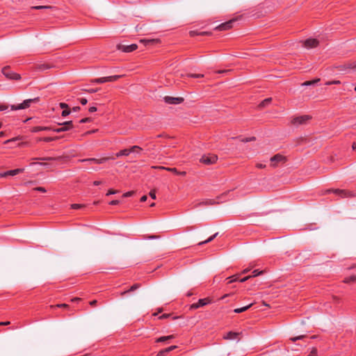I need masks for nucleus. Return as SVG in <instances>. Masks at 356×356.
<instances>
[{
	"mask_svg": "<svg viewBox=\"0 0 356 356\" xmlns=\"http://www.w3.org/2000/svg\"><path fill=\"white\" fill-rule=\"evenodd\" d=\"M121 76H122V75H114V76H106L104 78H105L106 82V81H115L118 79H120Z\"/></svg>",
	"mask_w": 356,
	"mask_h": 356,
	"instance_id": "a878e982",
	"label": "nucleus"
},
{
	"mask_svg": "<svg viewBox=\"0 0 356 356\" xmlns=\"http://www.w3.org/2000/svg\"><path fill=\"white\" fill-rule=\"evenodd\" d=\"M136 149L142 150V148L140 147L139 146L134 145L132 146L130 149H124L120 151L115 154V156L116 157H120L121 156H128L130 153L134 152Z\"/></svg>",
	"mask_w": 356,
	"mask_h": 356,
	"instance_id": "6e6552de",
	"label": "nucleus"
},
{
	"mask_svg": "<svg viewBox=\"0 0 356 356\" xmlns=\"http://www.w3.org/2000/svg\"><path fill=\"white\" fill-rule=\"evenodd\" d=\"M56 138H58L57 137H56V138L46 137L44 138H40V139H38V140H44L45 142H51V141L56 140Z\"/></svg>",
	"mask_w": 356,
	"mask_h": 356,
	"instance_id": "e433bc0d",
	"label": "nucleus"
},
{
	"mask_svg": "<svg viewBox=\"0 0 356 356\" xmlns=\"http://www.w3.org/2000/svg\"><path fill=\"white\" fill-rule=\"evenodd\" d=\"M70 113V111L68 108H65L62 112V116L65 117Z\"/></svg>",
	"mask_w": 356,
	"mask_h": 356,
	"instance_id": "79ce46f5",
	"label": "nucleus"
},
{
	"mask_svg": "<svg viewBox=\"0 0 356 356\" xmlns=\"http://www.w3.org/2000/svg\"><path fill=\"white\" fill-rule=\"evenodd\" d=\"M356 282V275H351L348 277H346L344 280H343V282L344 283H346V284H348V283H350V282Z\"/></svg>",
	"mask_w": 356,
	"mask_h": 356,
	"instance_id": "cd10ccee",
	"label": "nucleus"
},
{
	"mask_svg": "<svg viewBox=\"0 0 356 356\" xmlns=\"http://www.w3.org/2000/svg\"><path fill=\"white\" fill-rule=\"evenodd\" d=\"M319 81H320V79L318 78V79H314L312 81H305L302 83V86H312V85H314L315 83H317Z\"/></svg>",
	"mask_w": 356,
	"mask_h": 356,
	"instance_id": "bb28decb",
	"label": "nucleus"
},
{
	"mask_svg": "<svg viewBox=\"0 0 356 356\" xmlns=\"http://www.w3.org/2000/svg\"><path fill=\"white\" fill-rule=\"evenodd\" d=\"M264 270H254L252 271V275H251L252 277H257L259 275H262L264 274Z\"/></svg>",
	"mask_w": 356,
	"mask_h": 356,
	"instance_id": "2f4dec72",
	"label": "nucleus"
},
{
	"mask_svg": "<svg viewBox=\"0 0 356 356\" xmlns=\"http://www.w3.org/2000/svg\"><path fill=\"white\" fill-rule=\"evenodd\" d=\"M227 279L229 280V281L228 282L229 284L238 280V278L235 275L229 277Z\"/></svg>",
	"mask_w": 356,
	"mask_h": 356,
	"instance_id": "37998d69",
	"label": "nucleus"
},
{
	"mask_svg": "<svg viewBox=\"0 0 356 356\" xmlns=\"http://www.w3.org/2000/svg\"><path fill=\"white\" fill-rule=\"evenodd\" d=\"M188 76L190 77H193V78H200V77H203L204 74H190Z\"/></svg>",
	"mask_w": 356,
	"mask_h": 356,
	"instance_id": "ea45409f",
	"label": "nucleus"
},
{
	"mask_svg": "<svg viewBox=\"0 0 356 356\" xmlns=\"http://www.w3.org/2000/svg\"><path fill=\"white\" fill-rule=\"evenodd\" d=\"M85 91H87L88 92H90V93H93V92H96L97 91H98V89H90V90H84Z\"/></svg>",
	"mask_w": 356,
	"mask_h": 356,
	"instance_id": "e2e57ef3",
	"label": "nucleus"
},
{
	"mask_svg": "<svg viewBox=\"0 0 356 356\" xmlns=\"http://www.w3.org/2000/svg\"><path fill=\"white\" fill-rule=\"evenodd\" d=\"M212 302V299L209 297L202 299H199V300L197 302L193 303L190 306V309L194 310L198 309L199 307H204L205 305L211 304Z\"/></svg>",
	"mask_w": 356,
	"mask_h": 356,
	"instance_id": "7ed1b4c3",
	"label": "nucleus"
},
{
	"mask_svg": "<svg viewBox=\"0 0 356 356\" xmlns=\"http://www.w3.org/2000/svg\"><path fill=\"white\" fill-rule=\"evenodd\" d=\"M141 42H145V43H152V44H154V43H156V42H159V40L158 39H152V40H140Z\"/></svg>",
	"mask_w": 356,
	"mask_h": 356,
	"instance_id": "f704fd0d",
	"label": "nucleus"
},
{
	"mask_svg": "<svg viewBox=\"0 0 356 356\" xmlns=\"http://www.w3.org/2000/svg\"><path fill=\"white\" fill-rule=\"evenodd\" d=\"M255 137H250V138H243L241 140L242 142L243 143H248V142H250V141H254L255 140Z\"/></svg>",
	"mask_w": 356,
	"mask_h": 356,
	"instance_id": "58836bf2",
	"label": "nucleus"
},
{
	"mask_svg": "<svg viewBox=\"0 0 356 356\" xmlns=\"http://www.w3.org/2000/svg\"><path fill=\"white\" fill-rule=\"evenodd\" d=\"M170 316V314H163L159 317V319H165L168 318Z\"/></svg>",
	"mask_w": 356,
	"mask_h": 356,
	"instance_id": "49530a36",
	"label": "nucleus"
},
{
	"mask_svg": "<svg viewBox=\"0 0 356 356\" xmlns=\"http://www.w3.org/2000/svg\"><path fill=\"white\" fill-rule=\"evenodd\" d=\"M134 193V191H129L124 193L123 197H127L131 196Z\"/></svg>",
	"mask_w": 356,
	"mask_h": 356,
	"instance_id": "de8ad7c7",
	"label": "nucleus"
},
{
	"mask_svg": "<svg viewBox=\"0 0 356 356\" xmlns=\"http://www.w3.org/2000/svg\"><path fill=\"white\" fill-rule=\"evenodd\" d=\"M50 8L51 7L49 6H38L32 7L33 9H36V10L47 9V8Z\"/></svg>",
	"mask_w": 356,
	"mask_h": 356,
	"instance_id": "4c0bfd02",
	"label": "nucleus"
},
{
	"mask_svg": "<svg viewBox=\"0 0 356 356\" xmlns=\"http://www.w3.org/2000/svg\"><path fill=\"white\" fill-rule=\"evenodd\" d=\"M97 111V108L95 106H91L89 108V111L92 113Z\"/></svg>",
	"mask_w": 356,
	"mask_h": 356,
	"instance_id": "0e129e2a",
	"label": "nucleus"
},
{
	"mask_svg": "<svg viewBox=\"0 0 356 356\" xmlns=\"http://www.w3.org/2000/svg\"><path fill=\"white\" fill-rule=\"evenodd\" d=\"M311 119L312 116L308 115L295 116L292 118L291 122L293 125L298 127L300 125L307 124Z\"/></svg>",
	"mask_w": 356,
	"mask_h": 356,
	"instance_id": "f257e3e1",
	"label": "nucleus"
},
{
	"mask_svg": "<svg viewBox=\"0 0 356 356\" xmlns=\"http://www.w3.org/2000/svg\"><path fill=\"white\" fill-rule=\"evenodd\" d=\"M80 102H81V104L85 105V104H87L88 101H87V99L86 98H81L80 99Z\"/></svg>",
	"mask_w": 356,
	"mask_h": 356,
	"instance_id": "bf43d9fd",
	"label": "nucleus"
},
{
	"mask_svg": "<svg viewBox=\"0 0 356 356\" xmlns=\"http://www.w3.org/2000/svg\"><path fill=\"white\" fill-rule=\"evenodd\" d=\"M286 243H287L286 240L280 238L270 240L266 245H285Z\"/></svg>",
	"mask_w": 356,
	"mask_h": 356,
	"instance_id": "aec40b11",
	"label": "nucleus"
},
{
	"mask_svg": "<svg viewBox=\"0 0 356 356\" xmlns=\"http://www.w3.org/2000/svg\"><path fill=\"white\" fill-rule=\"evenodd\" d=\"M252 304L251 303V304H250V305H247V306H245V307H241V308L235 309L234 310V312L235 313H238H238H242V312H243L247 311L249 308H250V307H252Z\"/></svg>",
	"mask_w": 356,
	"mask_h": 356,
	"instance_id": "393cba45",
	"label": "nucleus"
},
{
	"mask_svg": "<svg viewBox=\"0 0 356 356\" xmlns=\"http://www.w3.org/2000/svg\"><path fill=\"white\" fill-rule=\"evenodd\" d=\"M34 190L40 191V192H42V193L46 192V189L43 187H37V188H35Z\"/></svg>",
	"mask_w": 356,
	"mask_h": 356,
	"instance_id": "8fccbe9b",
	"label": "nucleus"
},
{
	"mask_svg": "<svg viewBox=\"0 0 356 356\" xmlns=\"http://www.w3.org/2000/svg\"><path fill=\"white\" fill-rule=\"evenodd\" d=\"M91 121V119L89 118H83L82 120H80V123H86V122H90Z\"/></svg>",
	"mask_w": 356,
	"mask_h": 356,
	"instance_id": "3c124183",
	"label": "nucleus"
},
{
	"mask_svg": "<svg viewBox=\"0 0 356 356\" xmlns=\"http://www.w3.org/2000/svg\"><path fill=\"white\" fill-rule=\"evenodd\" d=\"M51 308H54V307H58V308H69V305L65 304V303H63V304H58V305H51L50 306Z\"/></svg>",
	"mask_w": 356,
	"mask_h": 356,
	"instance_id": "473e14b6",
	"label": "nucleus"
},
{
	"mask_svg": "<svg viewBox=\"0 0 356 356\" xmlns=\"http://www.w3.org/2000/svg\"><path fill=\"white\" fill-rule=\"evenodd\" d=\"M250 277H251V275L246 276V277H243V278L241 279V280H239V282H245V281H247L248 280H249Z\"/></svg>",
	"mask_w": 356,
	"mask_h": 356,
	"instance_id": "603ef678",
	"label": "nucleus"
},
{
	"mask_svg": "<svg viewBox=\"0 0 356 356\" xmlns=\"http://www.w3.org/2000/svg\"><path fill=\"white\" fill-rule=\"evenodd\" d=\"M341 70H348V72H356V63H351L341 66Z\"/></svg>",
	"mask_w": 356,
	"mask_h": 356,
	"instance_id": "dca6fc26",
	"label": "nucleus"
},
{
	"mask_svg": "<svg viewBox=\"0 0 356 356\" xmlns=\"http://www.w3.org/2000/svg\"><path fill=\"white\" fill-rule=\"evenodd\" d=\"M49 68H51V66L48 64H42L38 66V69L41 71L46 70Z\"/></svg>",
	"mask_w": 356,
	"mask_h": 356,
	"instance_id": "c756f323",
	"label": "nucleus"
},
{
	"mask_svg": "<svg viewBox=\"0 0 356 356\" xmlns=\"http://www.w3.org/2000/svg\"><path fill=\"white\" fill-rule=\"evenodd\" d=\"M272 99L271 98H267L266 99H264L263 102H261V104H259V107L260 108H262V107H264L266 105H267L268 104H269L270 102H271Z\"/></svg>",
	"mask_w": 356,
	"mask_h": 356,
	"instance_id": "7c9ffc66",
	"label": "nucleus"
},
{
	"mask_svg": "<svg viewBox=\"0 0 356 356\" xmlns=\"http://www.w3.org/2000/svg\"><path fill=\"white\" fill-rule=\"evenodd\" d=\"M60 107L61 108H63V109H65V108H68V105L65 103H60Z\"/></svg>",
	"mask_w": 356,
	"mask_h": 356,
	"instance_id": "4d7b16f0",
	"label": "nucleus"
},
{
	"mask_svg": "<svg viewBox=\"0 0 356 356\" xmlns=\"http://www.w3.org/2000/svg\"><path fill=\"white\" fill-rule=\"evenodd\" d=\"M286 161V158L281 155V154H276L274 156L271 157L270 159V162H271V165L273 167H276L277 163H284Z\"/></svg>",
	"mask_w": 356,
	"mask_h": 356,
	"instance_id": "9b49d317",
	"label": "nucleus"
},
{
	"mask_svg": "<svg viewBox=\"0 0 356 356\" xmlns=\"http://www.w3.org/2000/svg\"><path fill=\"white\" fill-rule=\"evenodd\" d=\"M24 171V169L23 168H18V169H15V170H9V171H7L4 173H0V177H5L8 175H11V176H14V175H16L20 172H22Z\"/></svg>",
	"mask_w": 356,
	"mask_h": 356,
	"instance_id": "2eb2a0df",
	"label": "nucleus"
},
{
	"mask_svg": "<svg viewBox=\"0 0 356 356\" xmlns=\"http://www.w3.org/2000/svg\"><path fill=\"white\" fill-rule=\"evenodd\" d=\"M177 348V346H171L168 348L161 350L156 356H165L168 353L176 349Z\"/></svg>",
	"mask_w": 356,
	"mask_h": 356,
	"instance_id": "f3484780",
	"label": "nucleus"
},
{
	"mask_svg": "<svg viewBox=\"0 0 356 356\" xmlns=\"http://www.w3.org/2000/svg\"><path fill=\"white\" fill-rule=\"evenodd\" d=\"M58 124L60 125L61 127L57 129L53 128L54 131L57 133L67 131L70 130L73 127L72 121H67L63 123H60Z\"/></svg>",
	"mask_w": 356,
	"mask_h": 356,
	"instance_id": "0eeeda50",
	"label": "nucleus"
},
{
	"mask_svg": "<svg viewBox=\"0 0 356 356\" xmlns=\"http://www.w3.org/2000/svg\"><path fill=\"white\" fill-rule=\"evenodd\" d=\"M39 101V98L36 97L34 99H28L24 100L22 103L18 104V105H12L10 106L11 110L16 111V110H21V109H26L29 107H30L31 103H36Z\"/></svg>",
	"mask_w": 356,
	"mask_h": 356,
	"instance_id": "f03ea898",
	"label": "nucleus"
},
{
	"mask_svg": "<svg viewBox=\"0 0 356 356\" xmlns=\"http://www.w3.org/2000/svg\"><path fill=\"white\" fill-rule=\"evenodd\" d=\"M164 101L167 104H179L184 102L183 97H174L170 96L164 97Z\"/></svg>",
	"mask_w": 356,
	"mask_h": 356,
	"instance_id": "9d476101",
	"label": "nucleus"
},
{
	"mask_svg": "<svg viewBox=\"0 0 356 356\" xmlns=\"http://www.w3.org/2000/svg\"><path fill=\"white\" fill-rule=\"evenodd\" d=\"M10 324V321H1L0 322V326L8 325Z\"/></svg>",
	"mask_w": 356,
	"mask_h": 356,
	"instance_id": "5fc2aeb1",
	"label": "nucleus"
},
{
	"mask_svg": "<svg viewBox=\"0 0 356 356\" xmlns=\"http://www.w3.org/2000/svg\"><path fill=\"white\" fill-rule=\"evenodd\" d=\"M92 82L96 83H105L106 81H105V78L102 77V78L95 79L94 80H92Z\"/></svg>",
	"mask_w": 356,
	"mask_h": 356,
	"instance_id": "c9c22d12",
	"label": "nucleus"
},
{
	"mask_svg": "<svg viewBox=\"0 0 356 356\" xmlns=\"http://www.w3.org/2000/svg\"><path fill=\"white\" fill-rule=\"evenodd\" d=\"M175 338V336L174 335H168V336H163V337H161L159 338H157L156 340H155V342L156 343H161V342H165V341H167L168 340H170V339H172Z\"/></svg>",
	"mask_w": 356,
	"mask_h": 356,
	"instance_id": "4be33fe9",
	"label": "nucleus"
},
{
	"mask_svg": "<svg viewBox=\"0 0 356 356\" xmlns=\"http://www.w3.org/2000/svg\"><path fill=\"white\" fill-rule=\"evenodd\" d=\"M318 355V350L317 348L314 347L312 348L310 353L307 356H317Z\"/></svg>",
	"mask_w": 356,
	"mask_h": 356,
	"instance_id": "72a5a7b5",
	"label": "nucleus"
},
{
	"mask_svg": "<svg viewBox=\"0 0 356 356\" xmlns=\"http://www.w3.org/2000/svg\"><path fill=\"white\" fill-rule=\"evenodd\" d=\"M39 159L42 160V161H50V160H54L55 159L52 158V157H45V158H41Z\"/></svg>",
	"mask_w": 356,
	"mask_h": 356,
	"instance_id": "052dcab7",
	"label": "nucleus"
},
{
	"mask_svg": "<svg viewBox=\"0 0 356 356\" xmlns=\"http://www.w3.org/2000/svg\"><path fill=\"white\" fill-rule=\"evenodd\" d=\"M19 138L18 137H16V138H13L12 139H10V140H7L6 141L4 142L5 144H8L10 142H12V141H15L17 140H18Z\"/></svg>",
	"mask_w": 356,
	"mask_h": 356,
	"instance_id": "6e6d98bb",
	"label": "nucleus"
},
{
	"mask_svg": "<svg viewBox=\"0 0 356 356\" xmlns=\"http://www.w3.org/2000/svg\"><path fill=\"white\" fill-rule=\"evenodd\" d=\"M318 43L316 39H307L303 42V46L307 49H311L317 47Z\"/></svg>",
	"mask_w": 356,
	"mask_h": 356,
	"instance_id": "f8f14e48",
	"label": "nucleus"
},
{
	"mask_svg": "<svg viewBox=\"0 0 356 356\" xmlns=\"http://www.w3.org/2000/svg\"><path fill=\"white\" fill-rule=\"evenodd\" d=\"M119 202H120L118 200H113V201L110 202V204H111V205H116V204H118Z\"/></svg>",
	"mask_w": 356,
	"mask_h": 356,
	"instance_id": "69168bd1",
	"label": "nucleus"
},
{
	"mask_svg": "<svg viewBox=\"0 0 356 356\" xmlns=\"http://www.w3.org/2000/svg\"><path fill=\"white\" fill-rule=\"evenodd\" d=\"M118 193V191H116V190H113V189H110V190L108 191V193H107V194H106V195H112V194H115V193Z\"/></svg>",
	"mask_w": 356,
	"mask_h": 356,
	"instance_id": "09e8293b",
	"label": "nucleus"
},
{
	"mask_svg": "<svg viewBox=\"0 0 356 356\" xmlns=\"http://www.w3.org/2000/svg\"><path fill=\"white\" fill-rule=\"evenodd\" d=\"M166 170L169 171V172H172L176 173V174L178 173V170L175 168H166Z\"/></svg>",
	"mask_w": 356,
	"mask_h": 356,
	"instance_id": "a18cd8bd",
	"label": "nucleus"
},
{
	"mask_svg": "<svg viewBox=\"0 0 356 356\" xmlns=\"http://www.w3.org/2000/svg\"><path fill=\"white\" fill-rule=\"evenodd\" d=\"M143 238L154 241L153 243H155V244L167 245L170 243L168 239L161 238L159 236H156V235L144 236Z\"/></svg>",
	"mask_w": 356,
	"mask_h": 356,
	"instance_id": "423d86ee",
	"label": "nucleus"
},
{
	"mask_svg": "<svg viewBox=\"0 0 356 356\" xmlns=\"http://www.w3.org/2000/svg\"><path fill=\"white\" fill-rule=\"evenodd\" d=\"M236 21V19H232L225 23H222L220 24L216 28V29L220 31H225L229 29L232 27V24Z\"/></svg>",
	"mask_w": 356,
	"mask_h": 356,
	"instance_id": "ddd939ff",
	"label": "nucleus"
},
{
	"mask_svg": "<svg viewBox=\"0 0 356 356\" xmlns=\"http://www.w3.org/2000/svg\"><path fill=\"white\" fill-rule=\"evenodd\" d=\"M217 236H218V233H216L215 234L211 236L208 238L200 241L197 243V245H204V244H207V243H209L213 242V240L216 238Z\"/></svg>",
	"mask_w": 356,
	"mask_h": 356,
	"instance_id": "412c9836",
	"label": "nucleus"
},
{
	"mask_svg": "<svg viewBox=\"0 0 356 356\" xmlns=\"http://www.w3.org/2000/svg\"><path fill=\"white\" fill-rule=\"evenodd\" d=\"M218 160V156L216 154L203 155L200 159V162L206 165H211L215 163Z\"/></svg>",
	"mask_w": 356,
	"mask_h": 356,
	"instance_id": "20e7f679",
	"label": "nucleus"
},
{
	"mask_svg": "<svg viewBox=\"0 0 356 356\" xmlns=\"http://www.w3.org/2000/svg\"><path fill=\"white\" fill-rule=\"evenodd\" d=\"M2 73L10 79L19 80L21 79V76L19 74L11 72L8 66L4 67L2 69Z\"/></svg>",
	"mask_w": 356,
	"mask_h": 356,
	"instance_id": "39448f33",
	"label": "nucleus"
},
{
	"mask_svg": "<svg viewBox=\"0 0 356 356\" xmlns=\"http://www.w3.org/2000/svg\"><path fill=\"white\" fill-rule=\"evenodd\" d=\"M89 304H90V306H92V307H95V306H96V305H97V300H93L90 301V302H89Z\"/></svg>",
	"mask_w": 356,
	"mask_h": 356,
	"instance_id": "864d4df0",
	"label": "nucleus"
},
{
	"mask_svg": "<svg viewBox=\"0 0 356 356\" xmlns=\"http://www.w3.org/2000/svg\"><path fill=\"white\" fill-rule=\"evenodd\" d=\"M138 48V45L132 44L131 45L118 44L117 49L122 51L123 52L129 53L135 51Z\"/></svg>",
	"mask_w": 356,
	"mask_h": 356,
	"instance_id": "1a4fd4ad",
	"label": "nucleus"
},
{
	"mask_svg": "<svg viewBox=\"0 0 356 356\" xmlns=\"http://www.w3.org/2000/svg\"><path fill=\"white\" fill-rule=\"evenodd\" d=\"M110 158L109 157H104V158H102V159H95V158H91V159H81V160H79L80 162H94V163H104L105 161H106L107 160H108Z\"/></svg>",
	"mask_w": 356,
	"mask_h": 356,
	"instance_id": "4468645a",
	"label": "nucleus"
},
{
	"mask_svg": "<svg viewBox=\"0 0 356 356\" xmlns=\"http://www.w3.org/2000/svg\"><path fill=\"white\" fill-rule=\"evenodd\" d=\"M257 167L259 168H264L266 167V165H263V164L259 163V164L257 165Z\"/></svg>",
	"mask_w": 356,
	"mask_h": 356,
	"instance_id": "774afa93",
	"label": "nucleus"
},
{
	"mask_svg": "<svg viewBox=\"0 0 356 356\" xmlns=\"http://www.w3.org/2000/svg\"><path fill=\"white\" fill-rule=\"evenodd\" d=\"M238 332L230 331L223 336V339L226 340L235 339L238 337Z\"/></svg>",
	"mask_w": 356,
	"mask_h": 356,
	"instance_id": "a211bd4d",
	"label": "nucleus"
},
{
	"mask_svg": "<svg viewBox=\"0 0 356 356\" xmlns=\"http://www.w3.org/2000/svg\"><path fill=\"white\" fill-rule=\"evenodd\" d=\"M306 337H307V335L302 334V335H299V336H297V337H291L289 339V340L293 341V342H296L298 340H301V339H305Z\"/></svg>",
	"mask_w": 356,
	"mask_h": 356,
	"instance_id": "c85d7f7f",
	"label": "nucleus"
},
{
	"mask_svg": "<svg viewBox=\"0 0 356 356\" xmlns=\"http://www.w3.org/2000/svg\"><path fill=\"white\" fill-rule=\"evenodd\" d=\"M8 108V106L6 105H0V111H4Z\"/></svg>",
	"mask_w": 356,
	"mask_h": 356,
	"instance_id": "338daca9",
	"label": "nucleus"
},
{
	"mask_svg": "<svg viewBox=\"0 0 356 356\" xmlns=\"http://www.w3.org/2000/svg\"><path fill=\"white\" fill-rule=\"evenodd\" d=\"M332 191H333L334 193H336L337 195H340L341 197H348V196L353 195V194L350 192L344 191V190L336 189V190H332Z\"/></svg>",
	"mask_w": 356,
	"mask_h": 356,
	"instance_id": "6ab92c4d",
	"label": "nucleus"
},
{
	"mask_svg": "<svg viewBox=\"0 0 356 356\" xmlns=\"http://www.w3.org/2000/svg\"><path fill=\"white\" fill-rule=\"evenodd\" d=\"M47 130H52L53 131V127H35L33 129V132H38V131H47Z\"/></svg>",
	"mask_w": 356,
	"mask_h": 356,
	"instance_id": "b1692460",
	"label": "nucleus"
},
{
	"mask_svg": "<svg viewBox=\"0 0 356 356\" xmlns=\"http://www.w3.org/2000/svg\"><path fill=\"white\" fill-rule=\"evenodd\" d=\"M81 300V298H74L71 300L72 302H78Z\"/></svg>",
	"mask_w": 356,
	"mask_h": 356,
	"instance_id": "680f3d73",
	"label": "nucleus"
},
{
	"mask_svg": "<svg viewBox=\"0 0 356 356\" xmlns=\"http://www.w3.org/2000/svg\"><path fill=\"white\" fill-rule=\"evenodd\" d=\"M84 205L83 204H74L72 205V208L74 209H81L83 208Z\"/></svg>",
	"mask_w": 356,
	"mask_h": 356,
	"instance_id": "a19ab883",
	"label": "nucleus"
},
{
	"mask_svg": "<svg viewBox=\"0 0 356 356\" xmlns=\"http://www.w3.org/2000/svg\"><path fill=\"white\" fill-rule=\"evenodd\" d=\"M231 70H219L217 72L218 73H222V74H227L229 73Z\"/></svg>",
	"mask_w": 356,
	"mask_h": 356,
	"instance_id": "13d9d810",
	"label": "nucleus"
},
{
	"mask_svg": "<svg viewBox=\"0 0 356 356\" xmlns=\"http://www.w3.org/2000/svg\"><path fill=\"white\" fill-rule=\"evenodd\" d=\"M140 287V284H138V283H136V284H133L129 289L127 290V291H124L123 292H121L120 295L121 296H124L125 295L126 293H129V292H131V291H134L136 289H138V288Z\"/></svg>",
	"mask_w": 356,
	"mask_h": 356,
	"instance_id": "5701e85b",
	"label": "nucleus"
},
{
	"mask_svg": "<svg viewBox=\"0 0 356 356\" xmlns=\"http://www.w3.org/2000/svg\"><path fill=\"white\" fill-rule=\"evenodd\" d=\"M149 196L152 198V199H156V191L154 189V190H152L150 192H149Z\"/></svg>",
	"mask_w": 356,
	"mask_h": 356,
	"instance_id": "c03bdc74",
	"label": "nucleus"
}]
</instances>
